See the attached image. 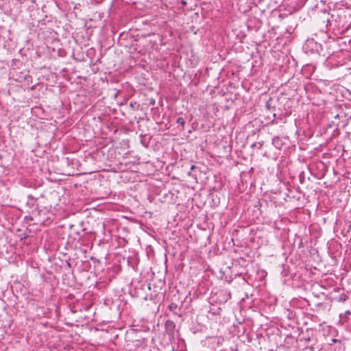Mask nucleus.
<instances>
[{"label":"nucleus","mask_w":351,"mask_h":351,"mask_svg":"<svg viewBox=\"0 0 351 351\" xmlns=\"http://www.w3.org/2000/svg\"><path fill=\"white\" fill-rule=\"evenodd\" d=\"M174 308V306H173V304H171V305L170 306V308Z\"/></svg>","instance_id":"obj_5"},{"label":"nucleus","mask_w":351,"mask_h":351,"mask_svg":"<svg viewBox=\"0 0 351 351\" xmlns=\"http://www.w3.org/2000/svg\"><path fill=\"white\" fill-rule=\"evenodd\" d=\"M280 141L278 137H276L273 139V144L277 147L278 145V141Z\"/></svg>","instance_id":"obj_2"},{"label":"nucleus","mask_w":351,"mask_h":351,"mask_svg":"<svg viewBox=\"0 0 351 351\" xmlns=\"http://www.w3.org/2000/svg\"><path fill=\"white\" fill-rule=\"evenodd\" d=\"M346 299H347L346 296H344L343 298H341V300H342L343 301L346 300Z\"/></svg>","instance_id":"obj_4"},{"label":"nucleus","mask_w":351,"mask_h":351,"mask_svg":"<svg viewBox=\"0 0 351 351\" xmlns=\"http://www.w3.org/2000/svg\"><path fill=\"white\" fill-rule=\"evenodd\" d=\"M176 123L182 127H184L185 125V121L182 117H178L176 120Z\"/></svg>","instance_id":"obj_1"},{"label":"nucleus","mask_w":351,"mask_h":351,"mask_svg":"<svg viewBox=\"0 0 351 351\" xmlns=\"http://www.w3.org/2000/svg\"><path fill=\"white\" fill-rule=\"evenodd\" d=\"M174 308V306H173V304H171V305L170 306V308Z\"/></svg>","instance_id":"obj_6"},{"label":"nucleus","mask_w":351,"mask_h":351,"mask_svg":"<svg viewBox=\"0 0 351 351\" xmlns=\"http://www.w3.org/2000/svg\"><path fill=\"white\" fill-rule=\"evenodd\" d=\"M195 168H196V167L195 165H192L191 167V170H194Z\"/></svg>","instance_id":"obj_3"}]
</instances>
